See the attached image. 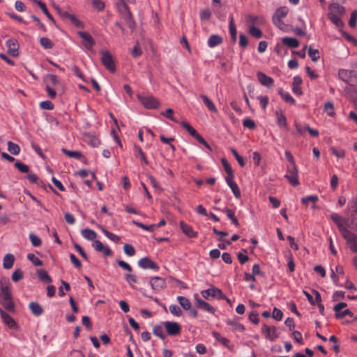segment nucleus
I'll use <instances>...</instances> for the list:
<instances>
[{
	"label": "nucleus",
	"mask_w": 357,
	"mask_h": 357,
	"mask_svg": "<svg viewBox=\"0 0 357 357\" xmlns=\"http://www.w3.org/2000/svg\"><path fill=\"white\" fill-rule=\"evenodd\" d=\"M0 304L10 312H13L15 310L11 285L8 278H2L0 280Z\"/></svg>",
	"instance_id": "nucleus-1"
},
{
	"label": "nucleus",
	"mask_w": 357,
	"mask_h": 357,
	"mask_svg": "<svg viewBox=\"0 0 357 357\" xmlns=\"http://www.w3.org/2000/svg\"><path fill=\"white\" fill-rule=\"evenodd\" d=\"M339 77L350 86L357 85V63L351 69H340L338 71Z\"/></svg>",
	"instance_id": "nucleus-2"
},
{
	"label": "nucleus",
	"mask_w": 357,
	"mask_h": 357,
	"mask_svg": "<svg viewBox=\"0 0 357 357\" xmlns=\"http://www.w3.org/2000/svg\"><path fill=\"white\" fill-rule=\"evenodd\" d=\"M101 62L102 65L111 73L116 71V66L111 53L107 50H101Z\"/></svg>",
	"instance_id": "nucleus-3"
},
{
	"label": "nucleus",
	"mask_w": 357,
	"mask_h": 357,
	"mask_svg": "<svg viewBox=\"0 0 357 357\" xmlns=\"http://www.w3.org/2000/svg\"><path fill=\"white\" fill-rule=\"evenodd\" d=\"M137 99L148 109H154L159 107V100L152 96H143L140 94L137 95Z\"/></svg>",
	"instance_id": "nucleus-4"
},
{
	"label": "nucleus",
	"mask_w": 357,
	"mask_h": 357,
	"mask_svg": "<svg viewBox=\"0 0 357 357\" xmlns=\"http://www.w3.org/2000/svg\"><path fill=\"white\" fill-rule=\"evenodd\" d=\"M284 177L289 181V183L293 186L299 185L298 169L296 164L288 165L287 167V174Z\"/></svg>",
	"instance_id": "nucleus-5"
},
{
	"label": "nucleus",
	"mask_w": 357,
	"mask_h": 357,
	"mask_svg": "<svg viewBox=\"0 0 357 357\" xmlns=\"http://www.w3.org/2000/svg\"><path fill=\"white\" fill-rule=\"evenodd\" d=\"M331 218L337 226L342 236L349 234V230L347 229L344 225H348L349 218H343L340 217L337 213H335L331 214Z\"/></svg>",
	"instance_id": "nucleus-6"
},
{
	"label": "nucleus",
	"mask_w": 357,
	"mask_h": 357,
	"mask_svg": "<svg viewBox=\"0 0 357 357\" xmlns=\"http://www.w3.org/2000/svg\"><path fill=\"white\" fill-rule=\"evenodd\" d=\"M200 294L206 300H209L210 298H215L219 300L225 298L222 291L213 285L208 289L201 291Z\"/></svg>",
	"instance_id": "nucleus-7"
},
{
	"label": "nucleus",
	"mask_w": 357,
	"mask_h": 357,
	"mask_svg": "<svg viewBox=\"0 0 357 357\" xmlns=\"http://www.w3.org/2000/svg\"><path fill=\"white\" fill-rule=\"evenodd\" d=\"M163 325L167 334L170 336H176L181 331V326L177 322L167 321L163 322Z\"/></svg>",
	"instance_id": "nucleus-8"
},
{
	"label": "nucleus",
	"mask_w": 357,
	"mask_h": 357,
	"mask_svg": "<svg viewBox=\"0 0 357 357\" xmlns=\"http://www.w3.org/2000/svg\"><path fill=\"white\" fill-rule=\"evenodd\" d=\"M261 333L265 337L271 341H274L279 337V333L277 332V328L275 326H269L266 324H263L261 327Z\"/></svg>",
	"instance_id": "nucleus-9"
},
{
	"label": "nucleus",
	"mask_w": 357,
	"mask_h": 357,
	"mask_svg": "<svg viewBox=\"0 0 357 357\" xmlns=\"http://www.w3.org/2000/svg\"><path fill=\"white\" fill-rule=\"evenodd\" d=\"M138 265L143 269L159 270V266L148 257L140 259L138 261Z\"/></svg>",
	"instance_id": "nucleus-10"
},
{
	"label": "nucleus",
	"mask_w": 357,
	"mask_h": 357,
	"mask_svg": "<svg viewBox=\"0 0 357 357\" xmlns=\"http://www.w3.org/2000/svg\"><path fill=\"white\" fill-rule=\"evenodd\" d=\"M150 285L153 290L159 291L165 287L166 282L165 279H163L162 278L155 276L151 278Z\"/></svg>",
	"instance_id": "nucleus-11"
},
{
	"label": "nucleus",
	"mask_w": 357,
	"mask_h": 357,
	"mask_svg": "<svg viewBox=\"0 0 357 357\" xmlns=\"http://www.w3.org/2000/svg\"><path fill=\"white\" fill-rule=\"evenodd\" d=\"M347 241V243L350 245L351 250L353 252H357V235L349 231L348 234L342 236Z\"/></svg>",
	"instance_id": "nucleus-12"
},
{
	"label": "nucleus",
	"mask_w": 357,
	"mask_h": 357,
	"mask_svg": "<svg viewBox=\"0 0 357 357\" xmlns=\"http://www.w3.org/2000/svg\"><path fill=\"white\" fill-rule=\"evenodd\" d=\"M0 315L3 321V323L10 328L12 329H17V324H16L14 319L9 315L8 313H6L5 311H3L2 309H0Z\"/></svg>",
	"instance_id": "nucleus-13"
},
{
	"label": "nucleus",
	"mask_w": 357,
	"mask_h": 357,
	"mask_svg": "<svg viewBox=\"0 0 357 357\" xmlns=\"http://www.w3.org/2000/svg\"><path fill=\"white\" fill-rule=\"evenodd\" d=\"M78 36L84 40V46L89 50L93 47L95 44V41L92 36L88 33L85 31H78Z\"/></svg>",
	"instance_id": "nucleus-14"
},
{
	"label": "nucleus",
	"mask_w": 357,
	"mask_h": 357,
	"mask_svg": "<svg viewBox=\"0 0 357 357\" xmlns=\"http://www.w3.org/2000/svg\"><path fill=\"white\" fill-rule=\"evenodd\" d=\"M92 245L97 252H102L105 256H110L112 253L111 249L105 246L99 240H95Z\"/></svg>",
	"instance_id": "nucleus-15"
},
{
	"label": "nucleus",
	"mask_w": 357,
	"mask_h": 357,
	"mask_svg": "<svg viewBox=\"0 0 357 357\" xmlns=\"http://www.w3.org/2000/svg\"><path fill=\"white\" fill-rule=\"evenodd\" d=\"M6 45L8 47V53L13 56H17L19 54L18 49H19V43L15 39H9L6 42Z\"/></svg>",
	"instance_id": "nucleus-16"
},
{
	"label": "nucleus",
	"mask_w": 357,
	"mask_h": 357,
	"mask_svg": "<svg viewBox=\"0 0 357 357\" xmlns=\"http://www.w3.org/2000/svg\"><path fill=\"white\" fill-rule=\"evenodd\" d=\"M195 301L197 303V305L199 308L206 311L208 312H210L211 314H214L215 312V308L211 305L208 303L206 302L204 300L200 299L197 296V295L195 296Z\"/></svg>",
	"instance_id": "nucleus-17"
},
{
	"label": "nucleus",
	"mask_w": 357,
	"mask_h": 357,
	"mask_svg": "<svg viewBox=\"0 0 357 357\" xmlns=\"http://www.w3.org/2000/svg\"><path fill=\"white\" fill-rule=\"evenodd\" d=\"M257 77L259 80V82L262 84L263 86H265L266 87H269L273 85V79L271 77L266 75L265 73L262 72H258L257 73Z\"/></svg>",
	"instance_id": "nucleus-18"
},
{
	"label": "nucleus",
	"mask_w": 357,
	"mask_h": 357,
	"mask_svg": "<svg viewBox=\"0 0 357 357\" xmlns=\"http://www.w3.org/2000/svg\"><path fill=\"white\" fill-rule=\"evenodd\" d=\"M180 227L183 234L190 238H195L197 236V232L195 231L192 227L185 224L183 221L180 222Z\"/></svg>",
	"instance_id": "nucleus-19"
},
{
	"label": "nucleus",
	"mask_w": 357,
	"mask_h": 357,
	"mask_svg": "<svg viewBox=\"0 0 357 357\" xmlns=\"http://www.w3.org/2000/svg\"><path fill=\"white\" fill-rule=\"evenodd\" d=\"M238 317H235L232 319H228L225 320V323L232 326L233 331L243 332L245 331V326L238 321Z\"/></svg>",
	"instance_id": "nucleus-20"
},
{
	"label": "nucleus",
	"mask_w": 357,
	"mask_h": 357,
	"mask_svg": "<svg viewBox=\"0 0 357 357\" xmlns=\"http://www.w3.org/2000/svg\"><path fill=\"white\" fill-rule=\"evenodd\" d=\"M29 308L31 313L36 317L42 315L44 312L43 307L37 302H31L29 304Z\"/></svg>",
	"instance_id": "nucleus-21"
},
{
	"label": "nucleus",
	"mask_w": 357,
	"mask_h": 357,
	"mask_svg": "<svg viewBox=\"0 0 357 357\" xmlns=\"http://www.w3.org/2000/svg\"><path fill=\"white\" fill-rule=\"evenodd\" d=\"M282 42L284 45L290 48H296L299 45V41L295 38L285 36L282 38Z\"/></svg>",
	"instance_id": "nucleus-22"
},
{
	"label": "nucleus",
	"mask_w": 357,
	"mask_h": 357,
	"mask_svg": "<svg viewBox=\"0 0 357 357\" xmlns=\"http://www.w3.org/2000/svg\"><path fill=\"white\" fill-rule=\"evenodd\" d=\"M31 1L37 3L39 7L41 8L43 13L47 17V18L51 20L53 23H55V20L53 16L48 11L46 4L43 3L41 0H31Z\"/></svg>",
	"instance_id": "nucleus-23"
},
{
	"label": "nucleus",
	"mask_w": 357,
	"mask_h": 357,
	"mask_svg": "<svg viewBox=\"0 0 357 357\" xmlns=\"http://www.w3.org/2000/svg\"><path fill=\"white\" fill-rule=\"evenodd\" d=\"M223 42L222 38L219 35H211L208 39V45L210 47H214L222 44Z\"/></svg>",
	"instance_id": "nucleus-24"
},
{
	"label": "nucleus",
	"mask_w": 357,
	"mask_h": 357,
	"mask_svg": "<svg viewBox=\"0 0 357 357\" xmlns=\"http://www.w3.org/2000/svg\"><path fill=\"white\" fill-rule=\"evenodd\" d=\"M229 29L232 41L236 42L237 39V31L232 15L229 16Z\"/></svg>",
	"instance_id": "nucleus-25"
},
{
	"label": "nucleus",
	"mask_w": 357,
	"mask_h": 357,
	"mask_svg": "<svg viewBox=\"0 0 357 357\" xmlns=\"http://www.w3.org/2000/svg\"><path fill=\"white\" fill-rule=\"evenodd\" d=\"M84 141L93 147H97L100 144L99 139L91 134L84 135Z\"/></svg>",
	"instance_id": "nucleus-26"
},
{
	"label": "nucleus",
	"mask_w": 357,
	"mask_h": 357,
	"mask_svg": "<svg viewBox=\"0 0 357 357\" xmlns=\"http://www.w3.org/2000/svg\"><path fill=\"white\" fill-rule=\"evenodd\" d=\"M199 97L202 99L204 105L208 108V109L211 112H218V109L215 105V104L206 96L204 94H201Z\"/></svg>",
	"instance_id": "nucleus-27"
},
{
	"label": "nucleus",
	"mask_w": 357,
	"mask_h": 357,
	"mask_svg": "<svg viewBox=\"0 0 357 357\" xmlns=\"http://www.w3.org/2000/svg\"><path fill=\"white\" fill-rule=\"evenodd\" d=\"M329 8L331 10V13H335L337 15H342L344 12V8L340 6L337 1L335 3H333L330 5Z\"/></svg>",
	"instance_id": "nucleus-28"
},
{
	"label": "nucleus",
	"mask_w": 357,
	"mask_h": 357,
	"mask_svg": "<svg viewBox=\"0 0 357 357\" xmlns=\"http://www.w3.org/2000/svg\"><path fill=\"white\" fill-rule=\"evenodd\" d=\"M15 261V257L12 254H6L3 257V268L6 269H10L13 267Z\"/></svg>",
	"instance_id": "nucleus-29"
},
{
	"label": "nucleus",
	"mask_w": 357,
	"mask_h": 357,
	"mask_svg": "<svg viewBox=\"0 0 357 357\" xmlns=\"http://www.w3.org/2000/svg\"><path fill=\"white\" fill-rule=\"evenodd\" d=\"M37 274L40 281L45 283H50L52 280L45 269L37 270Z\"/></svg>",
	"instance_id": "nucleus-30"
},
{
	"label": "nucleus",
	"mask_w": 357,
	"mask_h": 357,
	"mask_svg": "<svg viewBox=\"0 0 357 357\" xmlns=\"http://www.w3.org/2000/svg\"><path fill=\"white\" fill-rule=\"evenodd\" d=\"M134 151H135V157L139 156L142 162L144 165H149V162L147 160L146 155H145L144 153L143 152V151L142 150V149L140 148V146H139L138 145H136V144L134 145Z\"/></svg>",
	"instance_id": "nucleus-31"
},
{
	"label": "nucleus",
	"mask_w": 357,
	"mask_h": 357,
	"mask_svg": "<svg viewBox=\"0 0 357 357\" xmlns=\"http://www.w3.org/2000/svg\"><path fill=\"white\" fill-rule=\"evenodd\" d=\"M177 301L183 310H190L192 304L188 298L185 296H178L177 297Z\"/></svg>",
	"instance_id": "nucleus-32"
},
{
	"label": "nucleus",
	"mask_w": 357,
	"mask_h": 357,
	"mask_svg": "<svg viewBox=\"0 0 357 357\" xmlns=\"http://www.w3.org/2000/svg\"><path fill=\"white\" fill-rule=\"evenodd\" d=\"M100 228L102 232L104 234V235L113 242L119 243L121 241V238L119 236L109 231L104 227L100 226Z\"/></svg>",
	"instance_id": "nucleus-33"
},
{
	"label": "nucleus",
	"mask_w": 357,
	"mask_h": 357,
	"mask_svg": "<svg viewBox=\"0 0 357 357\" xmlns=\"http://www.w3.org/2000/svg\"><path fill=\"white\" fill-rule=\"evenodd\" d=\"M278 93L286 102L292 105L295 104L296 100L293 98V97L290 95L289 93L284 91L282 89H279Z\"/></svg>",
	"instance_id": "nucleus-34"
},
{
	"label": "nucleus",
	"mask_w": 357,
	"mask_h": 357,
	"mask_svg": "<svg viewBox=\"0 0 357 357\" xmlns=\"http://www.w3.org/2000/svg\"><path fill=\"white\" fill-rule=\"evenodd\" d=\"M82 236L89 241H95L97 236L96 233L91 229H84L82 230Z\"/></svg>",
	"instance_id": "nucleus-35"
},
{
	"label": "nucleus",
	"mask_w": 357,
	"mask_h": 357,
	"mask_svg": "<svg viewBox=\"0 0 357 357\" xmlns=\"http://www.w3.org/2000/svg\"><path fill=\"white\" fill-rule=\"evenodd\" d=\"M122 17L126 21L130 29L132 31L135 30L136 24L135 20H133V17L131 12L124 15L123 16H122Z\"/></svg>",
	"instance_id": "nucleus-36"
},
{
	"label": "nucleus",
	"mask_w": 357,
	"mask_h": 357,
	"mask_svg": "<svg viewBox=\"0 0 357 357\" xmlns=\"http://www.w3.org/2000/svg\"><path fill=\"white\" fill-rule=\"evenodd\" d=\"M328 19L337 27H342L344 25L342 20L340 19L339 15H336L335 13H329Z\"/></svg>",
	"instance_id": "nucleus-37"
},
{
	"label": "nucleus",
	"mask_w": 357,
	"mask_h": 357,
	"mask_svg": "<svg viewBox=\"0 0 357 357\" xmlns=\"http://www.w3.org/2000/svg\"><path fill=\"white\" fill-rule=\"evenodd\" d=\"M223 212H225L227 214V218L231 221V222L235 226H238L239 222L238 219L234 215V211L233 210L229 209L227 208H225L222 210Z\"/></svg>",
	"instance_id": "nucleus-38"
},
{
	"label": "nucleus",
	"mask_w": 357,
	"mask_h": 357,
	"mask_svg": "<svg viewBox=\"0 0 357 357\" xmlns=\"http://www.w3.org/2000/svg\"><path fill=\"white\" fill-rule=\"evenodd\" d=\"M275 115L277 116V123L280 127H286L287 126V119L285 116L283 114L281 110L276 111Z\"/></svg>",
	"instance_id": "nucleus-39"
},
{
	"label": "nucleus",
	"mask_w": 357,
	"mask_h": 357,
	"mask_svg": "<svg viewBox=\"0 0 357 357\" xmlns=\"http://www.w3.org/2000/svg\"><path fill=\"white\" fill-rule=\"evenodd\" d=\"M44 81L52 86H54L58 83V77L55 75L47 74L44 77Z\"/></svg>",
	"instance_id": "nucleus-40"
},
{
	"label": "nucleus",
	"mask_w": 357,
	"mask_h": 357,
	"mask_svg": "<svg viewBox=\"0 0 357 357\" xmlns=\"http://www.w3.org/2000/svg\"><path fill=\"white\" fill-rule=\"evenodd\" d=\"M8 151L13 155H18L20 151V147L18 144L9 141L8 142Z\"/></svg>",
	"instance_id": "nucleus-41"
},
{
	"label": "nucleus",
	"mask_w": 357,
	"mask_h": 357,
	"mask_svg": "<svg viewBox=\"0 0 357 357\" xmlns=\"http://www.w3.org/2000/svg\"><path fill=\"white\" fill-rule=\"evenodd\" d=\"M247 21L252 24H262L265 22V20L263 17H258L252 15H248L247 16Z\"/></svg>",
	"instance_id": "nucleus-42"
},
{
	"label": "nucleus",
	"mask_w": 357,
	"mask_h": 357,
	"mask_svg": "<svg viewBox=\"0 0 357 357\" xmlns=\"http://www.w3.org/2000/svg\"><path fill=\"white\" fill-rule=\"evenodd\" d=\"M213 336L214 338L219 342L222 343L225 347H229V340L222 337L219 333L218 332H213Z\"/></svg>",
	"instance_id": "nucleus-43"
},
{
	"label": "nucleus",
	"mask_w": 357,
	"mask_h": 357,
	"mask_svg": "<svg viewBox=\"0 0 357 357\" xmlns=\"http://www.w3.org/2000/svg\"><path fill=\"white\" fill-rule=\"evenodd\" d=\"M153 334L164 340L166 338V335L163 333L162 326L160 325H155L153 328Z\"/></svg>",
	"instance_id": "nucleus-44"
},
{
	"label": "nucleus",
	"mask_w": 357,
	"mask_h": 357,
	"mask_svg": "<svg viewBox=\"0 0 357 357\" xmlns=\"http://www.w3.org/2000/svg\"><path fill=\"white\" fill-rule=\"evenodd\" d=\"M181 125L187 130L190 135L195 137L199 134L197 130L192 128L187 121H183L181 123Z\"/></svg>",
	"instance_id": "nucleus-45"
},
{
	"label": "nucleus",
	"mask_w": 357,
	"mask_h": 357,
	"mask_svg": "<svg viewBox=\"0 0 357 357\" xmlns=\"http://www.w3.org/2000/svg\"><path fill=\"white\" fill-rule=\"evenodd\" d=\"M249 33L255 38H261L263 36L262 31L255 26L250 27Z\"/></svg>",
	"instance_id": "nucleus-46"
},
{
	"label": "nucleus",
	"mask_w": 357,
	"mask_h": 357,
	"mask_svg": "<svg viewBox=\"0 0 357 357\" xmlns=\"http://www.w3.org/2000/svg\"><path fill=\"white\" fill-rule=\"evenodd\" d=\"M308 55L312 61H317L320 57L319 50L313 49L311 46L308 48Z\"/></svg>",
	"instance_id": "nucleus-47"
},
{
	"label": "nucleus",
	"mask_w": 357,
	"mask_h": 357,
	"mask_svg": "<svg viewBox=\"0 0 357 357\" xmlns=\"http://www.w3.org/2000/svg\"><path fill=\"white\" fill-rule=\"evenodd\" d=\"M40 44L45 49H52L54 46L53 43L47 37H43L40 39Z\"/></svg>",
	"instance_id": "nucleus-48"
},
{
	"label": "nucleus",
	"mask_w": 357,
	"mask_h": 357,
	"mask_svg": "<svg viewBox=\"0 0 357 357\" xmlns=\"http://www.w3.org/2000/svg\"><path fill=\"white\" fill-rule=\"evenodd\" d=\"M61 151L69 158H80L82 157V153L79 151H70L64 148Z\"/></svg>",
	"instance_id": "nucleus-49"
},
{
	"label": "nucleus",
	"mask_w": 357,
	"mask_h": 357,
	"mask_svg": "<svg viewBox=\"0 0 357 357\" xmlns=\"http://www.w3.org/2000/svg\"><path fill=\"white\" fill-rule=\"evenodd\" d=\"M132 223L138 227H140L144 230L153 231L155 229V225H146L140 222L132 220Z\"/></svg>",
	"instance_id": "nucleus-50"
},
{
	"label": "nucleus",
	"mask_w": 357,
	"mask_h": 357,
	"mask_svg": "<svg viewBox=\"0 0 357 357\" xmlns=\"http://www.w3.org/2000/svg\"><path fill=\"white\" fill-rule=\"evenodd\" d=\"M324 110L330 116H333L335 114L334 105L332 102H327L324 105Z\"/></svg>",
	"instance_id": "nucleus-51"
},
{
	"label": "nucleus",
	"mask_w": 357,
	"mask_h": 357,
	"mask_svg": "<svg viewBox=\"0 0 357 357\" xmlns=\"http://www.w3.org/2000/svg\"><path fill=\"white\" fill-rule=\"evenodd\" d=\"M27 259L30 260L35 266H43V261L33 253L27 255Z\"/></svg>",
	"instance_id": "nucleus-52"
},
{
	"label": "nucleus",
	"mask_w": 357,
	"mask_h": 357,
	"mask_svg": "<svg viewBox=\"0 0 357 357\" xmlns=\"http://www.w3.org/2000/svg\"><path fill=\"white\" fill-rule=\"evenodd\" d=\"M29 239L31 242L32 245L34 247H38L42 244L41 239L34 234L31 233L29 234Z\"/></svg>",
	"instance_id": "nucleus-53"
},
{
	"label": "nucleus",
	"mask_w": 357,
	"mask_h": 357,
	"mask_svg": "<svg viewBox=\"0 0 357 357\" xmlns=\"http://www.w3.org/2000/svg\"><path fill=\"white\" fill-rule=\"evenodd\" d=\"M123 251L126 255L130 257L134 256L136 252L135 248L132 245L128 243L124 245Z\"/></svg>",
	"instance_id": "nucleus-54"
},
{
	"label": "nucleus",
	"mask_w": 357,
	"mask_h": 357,
	"mask_svg": "<svg viewBox=\"0 0 357 357\" xmlns=\"http://www.w3.org/2000/svg\"><path fill=\"white\" fill-rule=\"evenodd\" d=\"M230 151L232 153V154L234 155V156L235 157L236 160L238 161V163L239 164V165L241 167H244L245 165V161H244L243 158L238 153L237 151L234 148H231Z\"/></svg>",
	"instance_id": "nucleus-55"
},
{
	"label": "nucleus",
	"mask_w": 357,
	"mask_h": 357,
	"mask_svg": "<svg viewBox=\"0 0 357 357\" xmlns=\"http://www.w3.org/2000/svg\"><path fill=\"white\" fill-rule=\"evenodd\" d=\"M118 8L122 16L130 12L128 5L121 0V2L119 4Z\"/></svg>",
	"instance_id": "nucleus-56"
},
{
	"label": "nucleus",
	"mask_w": 357,
	"mask_h": 357,
	"mask_svg": "<svg viewBox=\"0 0 357 357\" xmlns=\"http://www.w3.org/2000/svg\"><path fill=\"white\" fill-rule=\"evenodd\" d=\"M287 13L288 9L286 7H281L277 9L273 16L279 18H284L287 15Z\"/></svg>",
	"instance_id": "nucleus-57"
},
{
	"label": "nucleus",
	"mask_w": 357,
	"mask_h": 357,
	"mask_svg": "<svg viewBox=\"0 0 357 357\" xmlns=\"http://www.w3.org/2000/svg\"><path fill=\"white\" fill-rule=\"evenodd\" d=\"M330 150L331 153L337 158H343L345 156V152L343 149L331 147Z\"/></svg>",
	"instance_id": "nucleus-58"
},
{
	"label": "nucleus",
	"mask_w": 357,
	"mask_h": 357,
	"mask_svg": "<svg viewBox=\"0 0 357 357\" xmlns=\"http://www.w3.org/2000/svg\"><path fill=\"white\" fill-rule=\"evenodd\" d=\"M173 112H174L173 109L168 108L165 110V112H162L161 115L165 116L168 119H169L175 123H178V121L172 116Z\"/></svg>",
	"instance_id": "nucleus-59"
},
{
	"label": "nucleus",
	"mask_w": 357,
	"mask_h": 357,
	"mask_svg": "<svg viewBox=\"0 0 357 357\" xmlns=\"http://www.w3.org/2000/svg\"><path fill=\"white\" fill-rule=\"evenodd\" d=\"M24 274L22 270L16 269L12 274V280L17 282L23 278Z\"/></svg>",
	"instance_id": "nucleus-60"
},
{
	"label": "nucleus",
	"mask_w": 357,
	"mask_h": 357,
	"mask_svg": "<svg viewBox=\"0 0 357 357\" xmlns=\"http://www.w3.org/2000/svg\"><path fill=\"white\" fill-rule=\"evenodd\" d=\"M15 167L22 173H27L29 170V167L28 165L22 163V162L17 161L15 163Z\"/></svg>",
	"instance_id": "nucleus-61"
},
{
	"label": "nucleus",
	"mask_w": 357,
	"mask_h": 357,
	"mask_svg": "<svg viewBox=\"0 0 357 357\" xmlns=\"http://www.w3.org/2000/svg\"><path fill=\"white\" fill-rule=\"evenodd\" d=\"M273 22L274 24L278 26L280 29L285 31L286 25L282 21V18H279L277 17L273 16Z\"/></svg>",
	"instance_id": "nucleus-62"
},
{
	"label": "nucleus",
	"mask_w": 357,
	"mask_h": 357,
	"mask_svg": "<svg viewBox=\"0 0 357 357\" xmlns=\"http://www.w3.org/2000/svg\"><path fill=\"white\" fill-rule=\"evenodd\" d=\"M211 16V12L209 9H204L199 12V17L201 20H208Z\"/></svg>",
	"instance_id": "nucleus-63"
},
{
	"label": "nucleus",
	"mask_w": 357,
	"mask_h": 357,
	"mask_svg": "<svg viewBox=\"0 0 357 357\" xmlns=\"http://www.w3.org/2000/svg\"><path fill=\"white\" fill-rule=\"evenodd\" d=\"M348 208L351 211V214H356L357 212V200L353 199L348 204Z\"/></svg>",
	"instance_id": "nucleus-64"
}]
</instances>
